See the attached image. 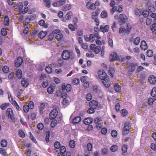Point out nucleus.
<instances>
[{
	"instance_id": "41",
	"label": "nucleus",
	"mask_w": 156,
	"mask_h": 156,
	"mask_svg": "<svg viewBox=\"0 0 156 156\" xmlns=\"http://www.w3.org/2000/svg\"><path fill=\"white\" fill-rule=\"evenodd\" d=\"M111 134L112 137H116L117 135V132L116 130H113L111 132Z\"/></svg>"
},
{
	"instance_id": "11",
	"label": "nucleus",
	"mask_w": 156,
	"mask_h": 156,
	"mask_svg": "<svg viewBox=\"0 0 156 156\" xmlns=\"http://www.w3.org/2000/svg\"><path fill=\"white\" fill-rule=\"evenodd\" d=\"M148 80L149 83L151 84H154L156 83V77L154 75L150 76Z\"/></svg>"
},
{
	"instance_id": "39",
	"label": "nucleus",
	"mask_w": 156,
	"mask_h": 156,
	"mask_svg": "<svg viewBox=\"0 0 156 156\" xmlns=\"http://www.w3.org/2000/svg\"><path fill=\"white\" fill-rule=\"evenodd\" d=\"M142 14L145 17H147L149 15V12L147 10H145L142 12Z\"/></svg>"
},
{
	"instance_id": "60",
	"label": "nucleus",
	"mask_w": 156,
	"mask_h": 156,
	"mask_svg": "<svg viewBox=\"0 0 156 156\" xmlns=\"http://www.w3.org/2000/svg\"><path fill=\"white\" fill-rule=\"evenodd\" d=\"M28 106L30 109H33L34 107V102L32 101H30L28 103Z\"/></svg>"
},
{
	"instance_id": "8",
	"label": "nucleus",
	"mask_w": 156,
	"mask_h": 156,
	"mask_svg": "<svg viewBox=\"0 0 156 156\" xmlns=\"http://www.w3.org/2000/svg\"><path fill=\"white\" fill-rule=\"evenodd\" d=\"M21 84L23 87H27L29 85V82L28 79L24 77L21 80Z\"/></svg>"
},
{
	"instance_id": "38",
	"label": "nucleus",
	"mask_w": 156,
	"mask_h": 156,
	"mask_svg": "<svg viewBox=\"0 0 156 156\" xmlns=\"http://www.w3.org/2000/svg\"><path fill=\"white\" fill-rule=\"evenodd\" d=\"M30 108L27 105H25L23 106V111L26 113H27L29 111Z\"/></svg>"
},
{
	"instance_id": "3",
	"label": "nucleus",
	"mask_w": 156,
	"mask_h": 156,
	"mask_svg": "<svg viewBox=\"0 0 156 156\" xmlns=\"http://www.w3.org/2000/svg\"><path fill=\"white\" fill-rule=\"evenodd\" d=\"M6 114L8 115L9 118H10L13 122H15V118L14 117L13 111L11 108H8L7 109Z\"/></svg>"
},
{
	"instance_id": "57",
	"label": "nucleus",
	"mask_w": 156,
	"mask_h": 156,
	"mask_svg": "<svg viewBox=\"0 0 156 156\" xmlns=\"http://www.w3.org/2000/svg\"><path fill=\"white\" fill-rule=\"evenodd\" d=\"M45 71L48 73H50L52 72V70L51 67L47 66L45 68Z\"/></svg>"
},
{
	"instance_id": "36",
	"label": "nucleus",
	"mask_w": 156,
	"mask_h": 156,
	"mask_svg": "<svg viewBox=\"0 0 156 156\" xmlns=\"http://www.w3.org/2000/svg\"><path fill=\"white\" fill-rule=\"evenodd\" d=\"M73 16V13L71 12H68L66 15V19L67 20H69V18H71Z\"/></svg>"
},
{
	"instance_id": "24",
	"label": "nucleus",
	"mask_w": 156,
	"mask_h": 156,
	"mask_svg": "<svg viewBox=\"0 0 156 156\" xmlns=\"http://www.w3.org/2000/svg\"><path fill=\"white\" fill-rule=\"evenodd\" d=\"M55 88L54 86H50L47 89V92L49 94H51L53 92L54 89Z\"/></svg>"
},
{
	"instance_id": "7",
	"label": "nucleus",
	"mask_w": 156,
	"mask_h": 156,
	"mask_svg": "<svg viewBox=\"0 0 156 156\" xmlns=\"http://www.w3.org/2000/svg\"><path fill=\"white\" fill-rule=\"evenodd\" d=\"M129 126L130 124L129 123H126L125 124L122 131V133L123 135H126L128 133L129 129Z\"/></svg>"
},
{
	"instance_id": "49",
	"label": "nucleus",
	"mask_w": 156,
	"mask_h": 156,
	"mask_svg": "<svg viewBox=\"0 0 156 156\" xmlns=\"http://www.w3.org/2000/svg\"><path fill=\"white\" fill-rule=\"evenodd\" d=\"M45 107V105L44 103H42L41 104L40 108V112L41 114L43 113V111Z\"/></svg>"
},
{
	"instance_id": "62",
	"label": "nucleus",
	"mask_w": 156,
	"mask_h": 156,
	"mask_svg": "<svg viewBox=\"0 0 156 156\" xmlns=\"http://www.w3.org/2000/svg\"><path fill=\"white\" fill-rule=\"evenodd\" d=\"M37 127L38 129L41 130H42L44 128L43 124L42 123H39L37 126Z\"/></svg>"
},
{
	"instance_id": "16",
	"label": "nucleus",
	"mask_w": 156,
	"mask_h": 156,
	"mask_svg": "<svg viewBox=\"0 0 156 156\" xmlns=\"http://www.w3.org/2000/svg\"><path fill=\"white\" fill-rule=\"evenodd\" d=\"M81 120V118L80 116H76L73 119V123L74 124H76L79 123Z\"/></svg>"
},
{
	"instance_id": "63",
	"label": "nucleus",
	"mask_w": 156,
	"mask_h": 156,
	"mask_svg": "<svg viewBox=\"0 0 156 156\" xmlns=\"http://www.w3.org/2000/svg\"><path fill=\"white\" fill-rule=\"evenodd\" d=\"M126 30L125 28L122 27H120L119 29V33L122 34Z\"/></svg>"
},
{
	"instance_id": "54",
	"label": "nucleus",
	"mask_w": 156,
	"mask_h": 156,
	"mask_svg": "<svg viewBox=\"0 0 156 156\" xmlns=\"http://www.w3.org/2000/svg\"><path fill=\"white\" fill-rule=\"evenodd\" d=\"M8 94L9 100L10 102H11V101H13L12 97L11 95L10 92L9 91H8Z\"/></svg>"
},
{
	"instance_id": "35",
	"label": "nucleus",
	"mask_w": 156,
	"mask_h": 156,
	"mask_svg": "<svg viewBox=\"0 0 156 156\" xmlns=\"http://www.w3.org/2000/svg\"><path fill=\"white\" fill-rule=\"evenodd\" d=\"M101 50V47L99 46H97L95 47L94 49V53L96 54H98L99 53Z\"/></svg>"
},
{
	"instance_id": "20",
	"label": "nucleus",
	"mask_w": 156,
	"mask_h": 156,
	"mask_svg": "<svg viewBox=\"0 0 156 156\" xmlns=\"http://www.w3.org/2000/svg\"><path fill=\"white\" fill-rule=\"evenodd\" d=\"M71 8V5L69 4H67L62 7V10L64 11H66L69 10Z\"/></svg>"
},
{
	"instance_id": "28",
	"label": "nucleus",
	"mask_w": 156,
	"mask_h": 156,
	"mask_svg": "<svg viewBox=\"0 0 156 156\" xmlns=\"http://www.w3.org/2000/svg\"><path fill=\"white\" fill-rule=\"evenodd\" d=\"M109 74L111 77L113 76V75L115 72L114 69L112 67L110 68L108 70Z\"/></svg>"
},
{
	"instance_id": "55",
	"label": "nucleus",
	"mask_w": 156,
	"mask_h": 156,
	"mask_svg": "<svg viewBox=\"0 0 156 156\" xmlns=\"http://www.w3.org/2000/svg\"><path fill=\"white\" fill-rule=\"evenodd\" d=\"M151 148L154 151L156 152V143H152L151 145Z\"/></svg>"
},
{
	"instance_id": "32",
	"label": "nucleus",
	"mask_w": 156,
	"mask_h": 156,
	"mask_svg": "<svg viewBox=\"0 0 156 156\" xmlns=\"http://www.w3.org/2000/svg\"><path fill=\"white\" fill-rule=\"evenodd\" d=\"M2 70L4 73H7L9 72V68L8 66H5L3 68Z\"/></svg>"
},
{
	"instance_id": "34",
	"label": "nucleus",
	"mask_w": 156,
	"mask_h": 156,
	"mask_svg": "<svg viewBox=\"0 0 156 156\" xmlns=\"http://www.w3.org/2000/svg\"><path fill=\"white\" fill-rule=\"evenodd\" d=\"M44 3L45 4L46 6L48 8H50L51 6V0H44Z\"/></svg>"
},
{
	"instance_id": "4",
	"label": "nucleus",
	"mask_w": 156,
	"mask_h": 156,
	"mask_svg": "<svg viewBox=\"0 0 156 156\" xmlns=\"http://www.w3.org/2000/svg\"><path fill=\"white\" fill-rule=\"evenodd\" d=\"M128 19L127 17L123 14H120L119 16V19L118 21L119 24L121 25L125 23Z\"/></svg>"
},
{
	"instance_id": "6",
	"label": "nucleus",
	"mask_w": 156,
	"mask_h": 156,
	"mask_svg": "<svg viewBox=\"0 0 156 156\" xmlns=\"http://www.w3.org/2000/svg\"><path fill=\"white\" fill-rule=\"evenodd\" d=\"M110 58L111 62L120 60V58L117 55V53L115 52H112L111 54Z\"/></svg>"
},
{
	"instance_id": "27",
	"label": "nucleus",
	"mask_w": 156,
	"mask_h": 156,
	"mask_svg": "<svg viewBox=\"0 0 156 156\" xmlns=\"http://www.w3.org/2000/svg\"><path fill=\"white\" fill-rule=\"evenodd\" d=\"M57 95H61V97L62 98H65V97H66L67 96V94L66 93H61L60 91H58L57 92Z\"/></svg>"
},
{
	"instance_id": "12",
	"label": "nucleus",
	"mask_w": 156,
	"mask_h": 156,
	"mask_svg": "<svg viewBox=\"0 0 156 156\" xmlns=\"http://www.w3.org/2000/svg\"><path fill=\"white\" fill-rule=\"evenodd\" d=\"M100 31L103 32L104 33L105 32H107L108 31L109 27L108 25H105L104 26L101 25L100 26Z\"/></svg>"
},
{
	"instance_id": "64",
	"label": "nucleus",
	"mask_w": 156,
	"mask_h": 156,
	"mask_svg": "<svg viewBox=\"0 0 156 156\" xmlns=\"http://www.w3.org/2000/svg\"><path fill=\"white\" fill-rule=\"evenodd\" d=\"M92 96L91 94H88L86 96V99L87 101H90L91 100Z\"/></svg>"
},
{
	"instance_id": "23",
	"label": "nucleus",
	"mask_w": 156,
	"mask_h": 156,
	"mask_svg": "<svg viewBox=\"0 0 156 156\" xmlns=\"http://www.w3.org/2000/svg\"><path fill=\"white\" fill-rule=\"evenodd\" d=\"M4 23L5 26H8L9 25V19L7 16H5V17Z\"/></svg>"
},
{
	"instance_id": "9",
	"label": "nucleus",
	"mask_w": 156,
	"mask_h": 156,
	"mask_svg": "<svg viewBox=\"0 0 156 156\" xmlns=\"http://www.w3.org/2000/svg\"><path fill=\"white\" fill-rule=\"evenodd\" d=\"M89 106L90 108H93L95 109L98 106V103L96 101L93 100L90 101L89 104Z\"/></svg>"
},
{
	"instance_id": "26",
	"label": "nucleus",
	"mask_w": 156,
	"mask_h": 156,
	"mask_svg": "<svg viewBox=\"0 0 156 156\" xmlns=\"http://www.w3.org/2000/svg\"><path fill=\"white\" fill-rule=\"evenodd\" d=\"M9 105V103H7L3 104L1 105L0 108L2 110H5Z\"/></svg>"
},
{
	"instance_id": "48",
	"label": "nucleus",
	"mask_w": 156,
	"mask_h": 156,
	"mask_svg": "<svg viewBox=\"0 0 156 156\" xmlns=\"http://www.w3.org/2000/svg\"><path fill=\"white\" fill-rule=\"evenodd\" d=\"M150 29L152 32H154L156 30V23L153 24L150 27Z\"/></svg>"
},
{
	"instance_id": "37",
	"label": "nucleus",
	"mask_w": 156,
	"mask_h": 156,
	"mask_svg": "<svg viewBox=\"0 0 156 156\" xmlns=\"http://www.w3.org/2000/svg\"><path fill=\"white\" fill-rule=\"evenodd\" d=\"M69 145L70 147L72 148H73L75 146V141L72 140H71L69 142Z\"/></svg>"
},
{
	"instance_id": "46",
	"label": "nucleus",
	"mask_w": 156,
	"mask_h": 156,
	"mask_svg": "<svg viewBox=\"0 0 156 156\" xmlns=\"http://www.w3.org/2000/svg\"><path fill=\"white\" fill-rule=\"evenodd\" d=\"M149 11L151 12H154L155 9L154 6L153 5H151L148 7Z\"/></svg>"
},
{
	"instance_id": "10",
	"label": "nucleus",
	"mask_w": 156,
	"mask_h": 156,
	"mask_svg": "<svg viewBox=\"0 0 156 156\" xmlns=\"http://www.w3.org/2000/svg\"><path fill=\"white\" fill-rule=\"evenodd\" d=\"M23 62V58L21 57H19L15 63V66L17 67H19Z\"/></svg>"
},
{
	"instance_id": "1",
	"label": "nucleus",
	"mask_w": 156,
	"mask_h": 156,
	"mask_svg": "<svg viewBox=\"0 0 156 156\" xmlns=\"http://www.w3.org/2000/svg\"><path fill=\"white\" fill-rule=\"evenodd\" d=\"M98 76L102 80V83L106 87H109L110 85L108 81L109 78L107 76L104 71L103 70L99 71L98 72Z\"/></svg>"
},
{
	"instance_id": "56",
	"label": "nucleus",
	"mask_w": 156,
	"mask_h": 156,
	"mask_svg": "<svg viewBox=\"0 0 156 156\" xmlns=\"http://www.w3.org/2000/svg\"><path fill=\"white\" fill-rule=\"evenodd\" d=\"M60 152L61 153H65L66 151V148L64 146H62L60 147Z\"/></svg>"
},
{
	"instance_id": "51",
	"label": "nucleus",
	"mask_w": 156,
	"mask_h": 156,
	"mask_svg": "<svg viewBox=\"0 0 156 156\" xmlns=\"http://www.w3.org/2000/svg\"><path fill=\"white\" fill-rule=\"evenodd\" d=\"M1 34L3 36H5L7 34V31L5 28H2L1 30Z\"/></svg>"
},
{
	"instance_id": "22",
	"label": "nucleus",
	"mask_w": 156,
	"mask_h": 156,
	"mask_svg": "<svg viewBox=\"0 0 156 156\" xmlns=\"http://www.w3.org/2000/svg\"><path fill=\"white\" fill-rule=\"evenodd\" d=\"M1 145L2 147H6L7 145V140L5 139L2 140L1 142Z\"/></svg>"
},
{
	"instance_id": "15",
	"label": "nucleus",
	"mask_w": 156,
	"mask_h": 156,
	"mask_svg": "<svg viewBox=\"0 0 156 156\" xmlns=\"http://www.w3.org/2000/svg\"><path fill=\"white\" fill-rule=\"evenodd\" d=\"M47 34V32L46 31H41L38 34V37L40 39H43L46 36Z\"/></svg>"
},
{
	"instance_id": "40",
	"label": "nucleus",
	"mask_w": 156,
	"mask_h": 156,
	"mask_svg": "<svg viewBox=\"0 0 156 156\" xmlns=\"http://www.w3.org/2000/svg\"><path fill=\"white\" fill-rule=\"evenodd\" d=\"M118 147L116 145H113L111 147L110 149L111 151L115 152L117 149Z\"/></svg>"
},
{
	"instance_id": "61",
	"label": "nucleus",
	"mask_w": 156,
	"mask_h": 156,
	"mask_svg": "<svg viewBox=\"0 0 156 156\" xmlns=\"http://www.w3.org/2000/svg\"><path fill=\"white\" fill-rule=\"evenodd\" d=\"M50 137V132L48 131L45 137V141L46 142L48 143L49 141Z\"/></svg>"
},
{
	"instance_id": "58",
	"label": "nucleus",
	"mask_w": 156,
	"mask_h": 156,
	"mask_svg": "<svg viewBox=\"0 0 156 156\" xmlns=\"http://www.w3.org/2000/svg\"><path fill=\"white\" fill-rule=\"evenodd\" d=\"M90 42H93L95 39V37L94 35L93 34H91L90 35Z\"/></svg>"
},
{
	"instance_id": "21",
	"label": "nucleus",
	"mask_w": 156,
	"mask_h": 156,
	"mask_svg": "<svg viewBox=\"0 0 156 156\" xmlns=\"http://www.w3.org/2000/svg\"><path fill=\"white\" fill-rule=\"evenodd\" d=\"M114 88L115 90L117 92H120L121 91V87L118 83H115V84Z\"/></svg>"
},
{
	"instance_id": "31",
	"label": "nucleus",
	"mask_w": 156,
	"mask_h": 156,
	"mask_svg": "<svg viewBox=\"0 0 156 156\" xmlns=\"http://www.w3.org/2000/svg\"><path fill=\"white\" fill-rule=\"evenodd\" d=\"M140 41V38L139 37L135 38L134 40V43L135 44L137 45L139 44Z\"/></svg>"
},
{
	"instance_id": "52",
	"label": "nucleus",
	"mask_w": 156,
	"mask_h": 156,
	"mask_svg": "<svg viewBox=\"0 0 156 156\" xmlns=\"http://www.w3.org/2000/svg\"><path fill=\"white\" fill-rule=\"evenodd\" d=\"M57 122L56 120H53L51 124V127L54 128L57 124Z\"/></svg>"
},
{
	"instance_id": "59",
	"label": "nucleus",
	"mask_w": 156,
	"mask_h": 156,
	"mask_svg": "<svg viewBox=\"0 0 156 156\" xmlns=\"http://www.w3.org/2000/svg\"><path fill=\"white\" fill-rule=\"evenodd\" d=\"M130 66L131 69V70L130 72H133L136 68L135 65L134 63H132L130 65Z\"/></svg>"
},
{
	"instance_id": "14",
	"label": "nucleus",
	"mask_w": 156,
	"mask_h": 156,
	"mask_svg": "<svg viewBox=\"0 0 156 156\" xmlns=\"http://www.w3.org/2000/svg\"><path fill=\"white\" fill-rule=\"evenodd\" d=\"M140 48L142 50H145L147 49V46L144 41H142L140 45Z\"/></svg>"
},
{
	"instance_id": "53",
	"label": "nucleus",
	"mask_w": 156,
	"mask_h": 156,
	"mask_svg": "<svg viewBox=\"0 0 156 156\" xmlns=\"http://www.w3.org/2000/svg\"><path fill=\"white\" fill-rule=\"evenodd\" d=\"M127 146L126 145H124L122 148V152L123 153H125L127 151Z\"/></svg>"
},
{
	"instance_id": "17",
	"label": "nucleus",
	"mask_w": 156,
	"mask_h": 156,
	"mask_svg": "<svg viewBox=\"0 0 156 156\" xmlns=\"http://www.w3.org/2000/svg\"><path fill=\"white\" fill-rule=\"evenodd\" d=\"M93 121V119L91 118H85L84 120V123L86 125H88L90 124Z\"/></svg>"
},
{
	"instance_id": "33",
	"label": "nucleus",
	"mask_w": 156,
	"mask_h": 156,
	"mask_svg": "<svg viewBox=\"0 0 156 156\" xmlns=\"http://www.w3.org/2000/svg\"><path fill=\"white\" fill-rule=\"evenodd\" d=\"M151 94L153 97H156V87L152 88Z\"/></svg>"
},
{
	"instance_id": "5",
	"label": "nucleus",
	"mask_w": 156,
	"mask_h": 156,
	"mask_svg": "<svg viewBox=\"0 0 156 156\" xmlns=\"http://www.w3.org/2000/svg\"><path fill=\"white\" fill-rule=\"evenodd\" d=\"M58 111L56 108L53 109L49 114L50 118L51 120H53L57 116L58 114Z\"/></svg>"
},
{
	"instance_id": "18",
	"label": "nucleus",
	"mask_w": 156,
	"mask_h": 156,
	"mask_svg": "<svg viewBox=\"0 0 156 156\" xmlns=\"http://www.w3.org/2000/svg\"><path fill=\"white\" fill-rule=\"evenodd\" d=\"M16 75L20 79H21L22 77V70L20 69H18L16 71Z\"/></svg>"
},
{
	"instance_id": "30",
	"label": "nucleus",
	"mask_w": 156,
	"mask_h": 156,
	"mask_svg": "<svg viewBox=\"0 0 156 156\" xmlns=\"http://www.w3.org/2000/svg\"><path fill=\"white\" fill-rule=\"evenodd\" d=\"M19 135L21 137L24 138L25 136V134L22 129H20L19 130L18 133Z\"/></svg>"
},
{
	"instance_id": "19",
	"label": "nucleus",
	"mask_w": 156,
	"mask_h": 156,
	"mask_svg": "<svg viewBox=\"0 0 156 156\" xmlns=\"http://www.w3.org/2000/svg\"><path fill=\"white\" fill-rule=\"evenodd\" d=\"M38 24L41 26L45 28H47L48 26L45 23V21L44 20H41L38 22Z\"/></svg>"
},
{
	"instance_id": "25",
	"label": "nucleus",
	"mask_w": 156,
	"mask_h": 156,
	"mask_svg": "<svg viewBox=\"0 0 156 156\" xmlns=\"http://www.w3.org/2000/svg\"><path fill=\"white\" fill-rule=\"evenodd\" d=\"M0 153L4 156H8V154L5 150L2 148H0Z\"/></svg>"
},
{
	"instance_id": "45",
	"label": "nucleus",
	"mask_w": 156,
	"mask_h": 156,
	"mask_svg": "<svg viewBox=\"0 0 156 156\" xmlns=\"http://www.w3.org/2000/svg\"><path fill=\"white\" fill-rule=\"evenodd\" d=\"M87 149L89 151H91L92 149V145L90 143H88L87 144Z\"/></svg>"
},
{
	"instance_id": "44",
	"label": "nucleus",
	"mask_w": 156,
	"mask_h": 156,
	"mask_svg": "<svg viewBox=\"0 0 156 156\" xmlns=\"http://www.w3.org/2000/svg\"><path fill=\"white\" fill-rule=\"evenodd\" d=\"M101 16L102 18H105L107 16L108 14L106 11H103L101 12Z\"/></svg>"
},
{
	"instance_id": "29",
	"label": "nucleus",
	"mask_w": 156,
	"mask_h": 156,
	"mask_svg": "<svg viewBox=\"0 0 156 156\" xmlns=\"http://www.w3.org/2000/svg\"><path fill=\"white\" fill-rule=\"evenodd\" d=\"M99 13L98 11H95L93 12L92 13V17L93 19L97 18V16L99 15Z\"/></svg>"
},
{
	"instance_id": "43",
	"label": "nucleus",
	"mask_w": 156,
	"mask_h": 156,
	"mask_svg": "<svg viewBox=\"0 0 156 156\" xmlns=\"http://www.w3.org/2000/svg\"><path fill=\"white\" fill-rule=\"evenodd\" d=\"M58 2V5L61 6L64 5L66 2V0H56Z\"/></svg>"
},
{
	"instance_id": "42",
	"label": "nucleus",
	"mask_w": 156,
	"mask_h": 156,
	"mask_svg": "<svg viewBox=\"0 0 156 156\" xmlns=\"http://www.w3.org/2000/svg\"><path fill=\"white\" fill-rule=\"evenodd\" d=\"M55 37L57 40L59 41L63 38V35L62 34H57L55 36Z\"/></svg>"
},
{
	"instance_id": "2",
	"label": "nucleus",
	"mask_w": 156,
	"mask_h": 156,
	"mask_svg": "<svg viewBox=\"0 0 156 156\" xmlns=\"http://www.w3.org/2000/svg\"><path fill=\"white\" fill-rule=\"evenodd\" d=\"M62 58L65 60H69L71 62H74L75 60V56L72 52L68 50H64L61 55Z\"/></svg>"
},
{
	"instance_id": "47",
	"label": "nucleus",
	"mask_w": 156,
	"mask_h": 156,
	"mask_svg": "<svg viewBox=\"0 0 156 156\" xmlns=\"http://www.w3.org/2000/svg\"><path fill=\"white\" fill-rule=\"evenodd\" d=\"M152 51L151 50H148L147 52V55L148 57H151L153 55Z\"/></svg>"
},
{
	"instance_id": "13",
	"label": "nucleus",
	"mask_w": 156,
	"mask_h": 156,
	"mask_svg": "<svg viewBox=\"0 0 156 156\" xmlns=\"http://www.w3.org/2000/svg\"><path fill=\"white\" fill-rule=\"evenodd\" d=\"M62 91H65V89H66V91L69 92L71 90V86L70 84H67L66 86L62 85Z\"/></svg>"
},
{
	"instance_id": "50",
	"label": "nucleus",
	"mask_w": 156,
	"mask_h": 156,
	"mask_svg": "<svg viewBox=\"0 0 156 156\" xmlns=\"http://www.w3.org/2000/svg\"><path fill=\"white\" fill-rule=\"evenodd\" d=\"M60 144L58 142H55L54 144V146L56 149H58L60 147Z\"/></svg>"
}]
</instances>
